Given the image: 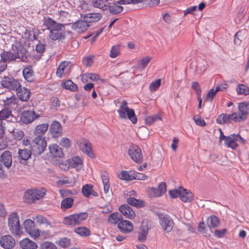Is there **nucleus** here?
<instances>
[{"label":"nucleus","instance_id":"obj_57","mask_svg":"<svg viewBox=\"0 0 249 249\" xmlns=\"http://www.w3.org/2000/svg\"><path fill=\"white\" fill-rule=\"evenodd\" d=\"M13 135L16 140L19 141L21 140L23 137L24 132L21 130L17 129L13 131Z\"/></svg>","mask_w":249,"mask_h":249},{"label":"nucleus","instance_id":"obj_35","mask_svg":"<svg viewBox=\"0 0 249 249\" xmlns=\"http://www.w3.org/2000/svg\"><path fill=\"white\" fill-rule=\"evenodd\" d=\"M69 164L72 168H75L77 170H79L82 168L83 163L80 158L75 157L70 160Z\"/></svg>","mask_w":249,"mask_h":249},{"label":"nucleus","instance_id":"obj_34","mask_svg":"<svg viewBox=\"0 0 249 249\" xmlns=\"http://www.w3.org/2000/svg\"><path fill=\"white\" fill-rule=\"evenodd\" d=\"M62 86L65 89L70 90L73 92H75L78 90V87L76 84L69 79L66 80L65 82H63L62 83Z\"/></svg>","mask_w":249,"mask_h":249},{"label":"nucleus","instance_id":"obj_1","mask_svg":"<svg viewBox=\"0 0 249 249\" xmlns=\"http://www.w3.org/2000/svg\"><path fill=\"white\" fill-rule=\"evenodd\" d=\"M30 47V43L25 42L22 43L16 40L12 45L11 50L3 51L1 53V60L3 62L6 63L18 59V62H27L29 61V56L28 48Z\"/></svg>","mask_w":249,"mask_h":249},{"label":"nucleus","instance_id":"obj_31","mask_svg":"<svg viewBox=\"0 0 249 249\" xmlns=\"http://www.w3.org/2000/svg\"><path fill=\"white\" fill-rule=\"evenodd\" d=\"M49 127L48 124L37 125L35 129V134L36 137H43L42 136L46 132Z\"/></svg>","mask_w":249,"mask_h":249},{"label":"nucleus","instance_id":"obj_49","mask_svg":"<svg viewBox=\"0 0 249 249\" xmlns=\"http://www.w3.org/2000/svg\"><path fill=\"white\" fill-rule=\"evenodd\" d=\"M236 90L238 94H249V89H247V87L243 84H239L237 86Z\"/></svg>","mask_w":249,"mask_h":249},{"label":"nucleus","instance_id":"obj_55","mask_svg":"<svg viewBox=\"0 0 249 249\" xmlns=\"http://www.w3.org/2000/svg\"><path fill=\"white\" fill-rule=\"evenodd\" d=\"M216 93V91L213 89H210L205 96V101L212 102Z\"/></svg>","mask_w":249,"mask_h":249},{"label":"nucleus","instance_id":"obj_32","mask_svg":"<svg viewBox=\"0 0 249 249\" xmlns=\"http://www.w3.org/2000/svg\"><path fill=\"white\" fill-rule=\"evenodd\" d=\"M74 202V199L72 197H66L63 199L61 203V208L63 211L71 208Z\"/></svg>","mask_w":249,"mask_h":249},{"label":"nucleus","instance_id":"obj_36","mask_svg":"<svg viewBox=\"0 0 249 249\" xmlns=\"http://www.w3.org/2000/svg\"><path fill=\"white\" fill-rule=\"evenodd\" d=\"M13 118L12 111L8 108H4L0 111V121Z\"/></svg>","mask_w":249,"mask_h":249},{"label":"nucleus","instance_id":"obj_42","mask_svg":"<svg viewBox=\"0 0 249 249\" xmlns=\"http://www.w3.org/2000/svg\"><path fill=\"white\" fill-rule=\"evenodd\" d=\"M216 123L218 124H228L230 123L229 114L222 113L219 115L216 119Z\"/></svg>","mask_w":249,"mask_h":249},{"label":"nucleus","instance_id":"obj_52","mask_svg":"<svg viewBox=\"0 0 249 249\" xmlns=\"http://www.w3.org/2000/svg\"><path fill=\"white\" fill-rule=\"evenodd\" d=\"M132 173L129 174L126 171H122L119 175V178L122 180H132Z\"/></svg>","mask_w":249,"mask_h":249},{"label":"nucleus","instance_id":"obj_51","mask_svg":"<svg viewBox=\"0 0 249 249\" xmlns=\"http://www.w3.org/2000/svg\"><path fill=\"white\" fill-rule=\"evenodd\" d=\"M161 80L158 79L155 81L152 82L149 86V89L152 91H156L160 85Z\"/></svg>","mask_w":249,"mask_h":249},{"label":"nucleus","instance_id":"obj_33","mask_svg":"<svg viewBox=\"0 0 249 249\" xmlns=\"http://www.w3.org/2000/svg\"><path fill=\"white\" fill-rule=\"evenodd\" d=\"M22 37L26 39L34 40L37 39V36L35 34L33 31V29H26L24 32Z\"/></svg>","mask_w":249,"mask_h":249},{"label":"nucleus","instance_id":"obj_29","mask_svg":"<svg viewBox=\"0 0 249 249\" xmlns=\"http://www.w3.org/2000/svg\"><path fill=\"white\" fill-rule=\"evenodd\" d=\"M180 199L184 202H190L194 199V195L189 190L184 189L182 187L181 196H180Z\"/></svg>","mask_w":249,"mask_h":249},{"label":"nucleus","instance_id":"obj_19","mask_svg":"<svg viewBox=\"0 0 249 249\" xmlns=\"http://www.w3.org/2000/svg\"><path fill=\"white\" fill-rule=\"evenodd\" d=\"M71 67L70 62L63 61L62 62L56 71V74L59 77H62L65 74L69 72Z\"/></svg>","mask_w":249,"mask_h":249},{"label":"nucleus","instance_id":"obj_60","mask_svg":"<svg viewBox=\"0 0 249 249\" xmlns=\"http://www.w3.org/2000/svg\"><path fill=\"white\" fill-rule=\"evenodd\" d=\"M193 120L197 125L203 126L206 125L205 122L200 118L199 115H196L194 116Z\"/></svg>","mask_w":249,"mask_h":249},{"label":"nucleus","instance_id":"obj_39","mask_svg":"<svg viewBox=\"0 0 249 249\" xmlns=\"http://www.w3.org/2000/svg\"><path fill=\"white\" fill-rule=\"evenodd\" d=\"M207 225L209 228H215L218 226L219 223V219L214 215H211L207 218Z\"/></svg>","mask_w":249,"mask_h":249},{"label":"nucleus","instance_id":"obj_54","mask_svg":"<svg viewBox=\"0 0 249 249\" xmlns=\"http://www.w3.org/2000/svg\"><path fill=\"white\" fill-rule=\"evenodd\" d=\"M147 178V176L145 175L138 173L136 172H132V177L131 178L132 180L133 179L137 180H145Z\"/></svg>","mask_w":249,"mask_h":249},{"label":"nucleus","instance_id":"obj_3","mask_svg":"<svg viewBox=\"0 0 249 249\" xmlns=\"http://www.w3.org/2000/svg\"><path fill=\"white\" fill-rule=\"evenodd\" d=\"M22 142L23 145L29 146L33 155L35 156L41 154L47 146V142L44 137H36L32 141L27 138H24Z\"/></svg>","mask_w":249,"mask_h":249},{"label":"nucleus","instance_id":"obj_22","mask_svg":"<svg viewBox=\"0 0 249 249\" xmlns=\"http://www.w3.org/2000/svg\"><path fill=\"white\" fill-rule=\"evenodd\" d=\"M107 10L113 15H117L121 13L124 10L123 6L119 5L117 2H108L107 5Z\"/></svg>","mask_w":249,"mask_h":249},{"label":"nucleus","instance_id":"obj_46","mask_svg":"<svg viewBox=\"0 0 249 249\" xmlns=\"http://www.w3.org/2000/svg\"><path fill=\"white\" fill-rule=\"evenodd\" d=\"M56 243L61 248H66L71 245V240L67 237H62L56 242Z\"/></svg>","mask_w":249,"mask_h":249},{"label":"nucleus","instance_id":"obj_59","mask_svg":"<svg viewBox=\"0 0 249 249\" xmlns=\"http://www.w3.org/2000/svg\"><path fill=\"white\" fill-rule=\"evenodd\" d=\"M158 119H160L158 116H148L145 118V122L146 124L151 125Z\"/></svg>","mask_w":249,"mask_h":249},{"label":"nucleus","instance_id":"obj_30","mask_svg":"<svg viewBox=\"0 0 249 249\" xmlns=\"http://www.w3.org/2000/svg\"><path fill=\"white\" fill-rule=\"evenodd\" d=\"M22 74L24 79L27 82H32L34 81V73L31 68L26 67L23 69Z\"/></svg>","mask_w":249,"mask_h":249},{"label":"nucleus","instance_id":"obj_28","mask_svg":"<svg viewBox=\"0 0 249 249\" xmlns=\"http://www.w3.org/2000/svg\"><path fill=\"white\" fill-rule=\"evenodd\" d=\"M81 18L85 19L88 23L98 21L102 18V15L99 13H88L83 16L81 15Z\"/></svg>","mask_w":249,"mask_h":249},{"label":"nucleus","instance_id":"obj_20","mask_svg":"<svg viewBox=\"0 0 249 249\" xmlns=\"http://www.w3.org/2000/svg\"><path fill=\"white\" fill-rule=\"evenodd\" d=\"M18 154V158L21 163H26L27 160L31 157V155H33L30 149H28V148L19 149Z\"/></svg>","mask_w":249,"mask_h":249},{"label":"nucleus","instance_id":"obj_43","mask_svg":"<svg viewBox=\"0 0 249 249\" xmlns=\"http://www.w3.org/2000/svg\"><path fill=\"white\" fill-rule=\"evenodd\" d=\"M151 59V57L146 56L139 60L137 63L138 68L141 70H143L147 66Z\"/></svg>","mask_w":249,"mask_h":249},{"label":"nucleus","instance_id":"obj_56","mask_svg":"<svg viewBox=\"0 0 249 249\" xmlns=\"http://www.w3.org/2000/svg\"><path fill=\"white\" fill-rule=\"evenodd\" d=\"M192 88L194 90H195L197 97L201 96V90L200 86L197 82L195 81L192 82Z\"/></svg>","mask_w":249,"mask_h":249},{"label":"nucleus","instance_id":"obj_40","mask_svg":"<svg viewBox=\"0 0 249 249\" xmlns=\"http://www.w3.org/2000/svg\"><path fill=\"white\" fill-rule=\"evenodd\" d=\"M34 190H28L25 192L24 198L25 200L29 203H34L36 201V198L34 196Z\"/></svg>","mask_w":249,"mask_h":249},{"label":"nucleus","instance_id":"obj_64","mask_svg":"<svg viewBox=\"0 0 249 249\" xmlns=\"http://www.w3.org/2000/svg\"><path fill=\"white\" fill-rule=\"evenodd\" d=\"M85 77L92 81H97L99 79L100 75L94 73H86L84 74Z\"/></svg>","mask_w":249,"mask_h":249},{"label":"nucleus","instance_id":"obj_23","mask_svg":"<svg viewBox=\"0 0 249 249\" xmlns=\"http://www.w3.org/2000/svg\"><path fill=\"white\" fill-rule=\"evenodd\" d=\"M118 227L120 231L124 233H128L131 231L133 229L132 223L128 220H121L118 223Z\"/></svg>","mask_w":249,"mask_h":249},{"label":"nucleus","instance_id":"obj_21","mask_svg":"<svg viewBox=\"0 0 249 249\" xmlns=\"http://www.w3.org/2000/svg\"><path fill=\"white\" fill-rule=\"evenodd\" d=\"M151 192L154 197H160L166 192V185L165 182L160 183L157 188L152 187Z\"/></svg>","mask_w":249,"mask_h":249},{"label":"nucleus","instance_id":"obj_13","mask_svg":"<svg viewBox=\"0 0 249 249\" xmlns=\"http://www.w3.org/2000/svg\"><path fill=\"white\" fill-rule=\"evenodd\" d=\"M50 133L53 138H58L63 133L62 127L61 124L57 121H53L50 125Z\"/></svg>","mask_w":249,"mask_h":249},{"label":"nucleus","instance_id":"obj_61","mask_svg":"<svg viewBox=\"0 0 249 249\" xmlns=\"http://www.w3.org/2000/svg\"><path fill=\"white\" fill-rule=\"evenodd\" d=\"M148 225L147 221L143 220L142 224V226L140 228L139 232L143 233L147 235L148 232Z\"/></svg>","mask_w":249,"mask_h":249},{"label":"nucleus","instance_id":"obj_41","mask_svg":"<svg viewBox=\"0 0 249 249\" xmlns=\"http://www.w3.org/2000/svg\"><path fill=\"white\" fill-rule=\"evenodd\" d=\"M107 1L108 0H92V2L94 7L105 11L107 10V4L106 3Z\"/></svg>","mask_w":249,"mask_h":249},{"label":"nucleus","instance_id":"obj_58","mask_svg":"<svg viewBox=\"0 0 249 249\" xmlns=\"http://www.w3.org/2000/svg\"><path fill=\"white\" fill-rule=\"evenodd\" d=\"M94 56H88L83 59V63L84 65L87 67H90L93 63Z\"/></svg>","mask_w":249,"mask_h":249},{"label":"nucleus","instance_id":"obj_26","mask_svg":"<svg viewBox=\"0 0 249 249\" xmlns=\"http://www.w3.org/2000/svg\"><path fill=\"white\" fill-rule=\"evenodd\" d=\"M19 245L22 249H36L37 248L36 243L27 238L21 240Z\"/></svg>","mask_w":249,"mask_h":249},{"label":"nucleus","instance_id":"obj_12","mask_svg":"<svg viewBox=\"0 0 249 249\" xmlns=\"http://www.w3.org/2000/svg\"><path fill=\"white\" fill-rule=\"evenodd\" d=\"M0 245L4 249H12L16 245V241L12 236L4 235L0 238Z\"/></svg>","mask_w":249,"mask_h":249},{"label":"nucleus","instance_id":"obj_47","mask_svg":"<svg viewBox=\"0 0 249 249\" xmlns=\"http://www.w3.org/2000/svg\"><path fill=\"white\" fill-rule=\"evenodd\" d=\"M93 185L91 184H86L83 186L82 192L84 196L86 197H89L91 195V191L93 188Z\"/></svg>","mask_w":249,"mask_h":249},{"label":"nucleus","instance_id":"obj_38","mask_svg":"<svg viewBox=\"0 0 249 249\" xmlns=\"http://www.w3.org/2000/svg\"><path fill=\"white\" fill-rule=\"evenodd\" d=\"M74 232L81 236H89L90 235V231L86 227H78L74 230Z\"/></svg>","mask_w":249,"mask_h":249},{"label":"nucleus","instance_id":"obj_11","mask_svg":"<svg viewBox=\"0 0 249 249\" xmlns=\"http://www.w3.org/2000/svg\"><path fill=\"white\" fill-rule=\"evenodd\" d=\"M24 227L26 232L31 236L37 237L40 235L39 230L36 229L34 222L30 219L24 221Z\"/></svg>","mask_w":249,"mask_h":249},{"label":"nucleus","instance_id":"obj_37","mask_svg":"<svg viewBox=\"0 0 249 249\" xmlns=\"http://www.w3.org/2000/svg\"><path fill=\"white\" fill-rule=\"evenodd\" d=\"M123 217L122 215L118 212L114 213L109 215L108 221L114 225L118 223L119 221L122 220Z\"/></svg>","mask_w":249,"mask_h":249},{"label":"nucleus","instance_id":"obj_50","mask_svg":"<svg viewBox=\"0 0 249 249\" xmlns=\"http://www.w3.org/2000/svg\"><path fill=\"white\" fill-rule=\"evenodd\" d=\"M120 53V46L115 45L112 47L109 55L110 57L114 58L117 57Z\"/></svg>","mask_w":249,"mask_h":249},{"label":"nucleus","instance_id":"obj_7","mask_svg":"<svg viewBox=\"0 0 249 249\" xmlns=\"http://www.w3.org/2000/svg\"><path fill=\"white\" fill-rule=\"evenodd\" d=\"M2 87L9 90L16 91L21 87L19 80L12 76H4L0 81Z\"/></svg>","mask_w":249,"mask_h":249},{"label":"nucleus","instance_id":"obj_63","mask_svg":"<svg viewBox=\"0 0 249 249\" xmlns=\"http://www.w3.org/2000/svg\"><path fill=\"white\" fill-rule=\"evenodd\" d=\"M60 144L63 147L68 148L71 145V142L70 140L67 138H63L60 141Z\"/></svg>","mask_w":249,"mask_h":249},{"label":"nucleus","instance_id":"obj_8","mask_svg":"<svg viewBox=\"0 0 249 249\" xmlns=\"http://www.w3.org/2000/svg\"><path fill=\"white\" fill-rule=\"evenodd\" d=\"M160 225L164 232H170L174 227V223L173 219L167 214L159 213L158 214Z\"/></svg>","mask_w":249,"mask_h":249},{"label":"nucleus","instance_id":"obj_27","mask_svg":"<svg viewBox=\"0 0 249 249\" xmlns=\"http://www.w3.org/2000/svg\"><path fill=\"white\" fill-rule=\"evenodd\" d=\"M235 136L236 134H231L225 140V144L228 147L235 149L238 146L237 143V140Z\"/></svg>","mask_w":249,"mask_h":249},{"label":"nucleus","instance_id":"obj_9","mask_svg":"<svg viewBox=\"0 0 249 249\" xmlns=\"http://www.w3.org/2000/svg\"><path fill=\"white\" fill-rule=\"evenodd\" d=\"M128 154L135 162L140 163L142 161V155L141 149L138 146H132L128 149Z\"/></svg>","mask_w":249,"mask_h":249},{"label":"nucleus","instance_id":"obj_4","mask_svg":"<svg viewBox=\"0 0 249 249\" xmlns=\"http://www.w3.org/2000/svg\"><path fill=\"white\" fill-rule=\"evenodd\" d=\"M128 103L125 100H123L121 103V106L117 110L119 117L122 119H129L133 124L137 122V118L135 115L134 110L129 108Z\"/></svg>","mask_w":249,"mask_h":249},{"label":"nucleus","instance_id":"obj_2","mask_svg":"<svg viewBox=\"0 0 249 249\" xmlns=\"http://www.w3.org/2000/svg\"><path fill=\"white\" fill-rule=\"evenodd\" d=\"M44 25L50 30V38L54 41H62L66 37L65 25L57 23L51 18L46 19L44 22Z\"/></svg>","mask_w":249,"mask_h":249},{"label":"nucleus","instance_id":"obj_14","mask_svg":"<svg viewBox=\"0 0 249 249\" xmlns=\"http://www.w3.org/2000/svg\"><path fill=\"white\" fill-rule=\"evenodd\" d=\"M90 26L87 22V21L83 18L76 21L74 23L71 24V28L72 30L77 31L78 33H83L86 31Z\"/></svg>","mask_w":249,"mask_h":249},{"label":"nucleus","instance_id":"obj_5","mask_svg":"<svg viewBox=\"0 0 249 249\" xmlns=\"http://www.w3.org/2000/svg\"><path fill=\"white\" fill-rule=\"evenodd\" d=\"M87 212L71 214L65 217L63 220V223L67 226L75 227L80 225L88 217Z\"/></svg>","mask_w":249,"mask_h":249},{"label":"nucleus","instance_id":"obj_62","mask_svg":"<svg viewBox=\"0 0 249 249\" xmlns=\"http://www.w3.org/2000/svg\"><path fill=\"white\" fill-rule=\"evenodd\" d=\"M60 106V101L57 97H53L51 100V108L57 109Z\"/></svg>","mask_w":249,"mask_h":249},{"label":"nucleus","instance_id":"obj_18","mask_svg":"<svg viewBox=\"0 0 249 249\" xmlns=\"http://www.w3.org/2000/svg\"><path fill=\"white\" fill-rule=\"evenodd\" d=\"M0 162L7 168H10L12 164V153L6 150L0 156Z\"/></svg>","mask_w":249,"mask_h":249},{"label":"nucleus","instance_id":"obj_25","mask_svg":"<svg viewBox=\"0 0 249 249\" xmlns=\"http://www.w3.org/2000/svg\"><path fill=\"white\" fill-rule=\"evenodd\" d=\"M238 109L241 114L240 118L244 119L245 120L247 115L249 114V101L240 103L238 105Z\"/></svg>","mask_w":249,"mask_h":249},{"label":"nucleus","instance_id":"obj_53","mask_svg":"<svg viewBox=\"0 0 249 249\" xmlns=\"http://www.w3.org/2000/svg\"><path fill=\"white\" fill-rule=\"evenodd\" d=\"M182 187H180L178 190H173L169 191V195L172 198H175L179 197L181 196V193L182 192Z\"/></svg>","mask_w":249,"mask_h":249},{"label":"nucleus","instance_id":"obj_15","mask_svg":"<svg viewBox=\"0 0 249 249\" xmlns=\"http://www.w3.org/2000/svg\"><path fill=\"white\" fill-rule=\"evenodd\" d=\"M78 145L82 151L86 153L89 157L93 158L94 157L92 150L91 144L86 140H82L78 143Z\"/></svg>","mask_w":249,"mask_h":249},{"label":"nucleus","instance_id":"obj_44","mask_svg":"<svg viewBox=\"0 0 249 249\" xmlns=\"http://www.w3.org/2000/svg\"><path fill=\"white\" fill-rule=\"evenodd\" d=\"M127 202L128 204L135 206L137 208H141L144 206L142 201L133 197L128 198L127 200Z\"/></svg>","mask_w":249,"mask_h":249},{"label":"nucleus","instance_id":"obj_24","mask_svg":"<svg viewBox=\"0 0 249 249\" xmlns=\"http://www.w3.org/2000/svg\"><path fill=\"white\" fill-rule=\"evenodd\" d=\"M49 149L51 154L53 158H60L64 156L62 149L57 144H51L49 146Z\"/></svg>","mask_w":249,"mask_h":249},{"label":"nucleus","instance_id":"obj_45","mask_svg":"<svg viewBox=\"0 0 249 249\" xmlns=\"http://www.w3.org/2000/svg\"><path fill=\"white\" fill-rule=\"evenodd\" d=\"M17 101V98L16 95H13L10 97H7L5 99L3 100V103L5 106L11 107L16 104Z\"/></svg>","mask_w":249,"mask_h":249},{"label":"nucleus","instance_id":"obj_17","mask_svg":"<svg viewBox=\"0 0 249 249\" xmlns=\"http://www.w3.org/2000/svg\"><path fill=\"white\" fill-rule=\"evenodd\" d=\"M119 210L126 218L132 219L136 216L135 212L128 204L122 205L119 207Z\"/></svg>","mask_w":249,"mask_h":249},{"label":"nucleus","instance_id":"obj_6","mask_svg":"<svg viewBox=\"0 0 249 249\" xmlns=\"http://www.w3.org/2000/svg\"><path fill=\"white\" fill-rule=\"evenodd\" d=\"M8 225L9 230L14 235L20 236L22 233V227L19 224V217L18 213H11L8 218Z\"/></svg>","mask_w":249,"mask_h":249},{"label":"nucleus","instance_id":"obj_48","mask_svg":"<svg viewBox=\"0 0 249 249\" xmlns=\"http://www.w3.org/2000/svg\"><path fill=\"white\" fill-rule=\"evenodd\" d=\"M41 249H57L56 245L51 242L45 241L40 244Z\"/></svg>","mask_w":249,"mask_h":249},{"label":"nucleus","instance_id":"obj_16","mask_svg":"<svg viewBox=\"0 0 249 249\" xmlns=\"http://www.w3.org/2000/svg\"><path fill=\"white\" fill-rule=\"evenodd\" d=\"M16 91V94L18 99L23 102H27L29 100L31 95V92L30 89L23 87L18 88Z\"/></svg>","mask_w":249,"mask_h":249},{"label":"nucleus","instance_id":"obj_10","mask_svg":"<svg viewBox=\"0 0 249 249\" xmlns=\"http://www.w3.org/2000/svg\"><path fill=\"white\" fill-rule=\"evenodd\" d=\"M39 117L40 115L36 114L33 110H24L20 114V120L22 123L28 124Z\"/></svg>","mask_w":249,"mask_h":249}]
</instances>
